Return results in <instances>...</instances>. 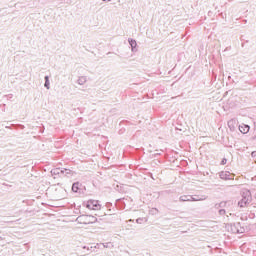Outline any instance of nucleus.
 <instances>
[{"instance_id": "obj_9", "label": "nucleus", "mask_w": 256, "mask_h": 256, "mask_svg": "<svg viewBox=\"0 0 256 256\" xmlns=\"http://www.w3.org/2000/svg\"><path fill=\"white\" fill-rule=\"evenodd\" d=\"M45 79H46V82H45V87H47V89H49V77H45Z\"/></svg>"}, {"instance_id": "obj_7", "label": "nucleus", "mask_w": 256, "mask_h": 256, "mask_svg": "<svg viewBox=\"0 0 256 256\" xmlns=\"http://www.w3.org/2000/svg\"><path fill=\"white\" fill-rule=\"evenodd\" d=\"M227 173H228V172H221V173H220L221 179H231V177L227 176Z\"/></svg>"}, {"instance_id": "obj_8", "label": "nucleus", "mask_w": 256, "mask_h": 256, "mask_svg": "<svg viewBox=\"0 0 256 256\" xmlns=\"http://www.w3.org/2000/svg\"><path fill=\"white\" fill-rule=\"evenodd\" d=\"M129 43H130L132 49H135V47H137V42L135 40H130Z\"/></svg>"}, {"instance_id": "obj_5", "label": "nucleus", "mask_w": 256, "mask_h": 256, "mask_svg": "<svg viewBox=\"0 0 256 256\" xmlns=\"http://www.w3.org/2000/svg\"><path fill=\"white\" fill-rule=\"evenodd\" d=\"M80 189H81V185L79 184V182H76L72 185V191L74 193H78Z\"/></svg>"}, {"instance_id": "obj_6", "label": "nucleus", "mask_w": 256, "mask_h": 256, "mask_svg": "<svg viewBox=\"0 0 256 256\" xmlns=\"http://www.w3.org/2000/svg\"><path fill=\"white\" fill-rule=\"evenodd\" d=\"M180 201H193V197L183 195V196L180 197Z\"/></svg>"}, {"instance_id": "obj_3", "label": "nucleus", "mask_w": 256, "mask_h": 256, "mask_svg": "<svg viewBox=\"0 0 256 256\" xmlns=\"http://www.w3.org/2000/svg\"><path fill=\"white\" fill-rule=\"evenodd\" d=\"M86 208L90 211H101V204L97 200H88L86 202Z\"/></svg>"}, {"instance_id": "obj_11", "label": "nucleus", "mask_w": 256, "mask_h": 256, "mask_svg": "<svg viewBox=\"0 0 256 256\" xmlns=\"http://www.w3.org/2000/svg\"><path fill=\"white\" fill-rule=\"evenodd\" d=\"M79 81H85V78H84V77H82V78H80V79H79Z\"/></svg>"}, {"instance_id": "obj_10", "label": "nucleus", "mask_w": 256, "mask_h": 256, "mask_svg": "<svg viewBox=\"0 0 256 256\" xmlns=\"http://www.w3.org/2000/svg\"><path fill=\"white\" fill-rule=\"evenodd\" d=\"M221 165H227V159L223 158L221 161Z\"/></svg>"}, {"instance_id": "obj_2", "label": "nucleus", "mask_w": 256, "mask_h": 256, "mask_svg": "<svg viewBox=\"0 0 256 256\" xmlns=\"http://www.w3.org/2000/svg\"><path fill=\"white\" fill-rule=\"evenodd\" d=\"M77 221L81 225H91V223H97V217L91 215H82L77 218Z\"/></svg>"}, {"instance_id": "obj_4", "label": "nucleus", "mask_w": 256, "mask_h": 256, "mask_svg": "<svg viewBox=\"0 0 256 256\" xmlns=\"http://www.w3.org/2000/svg\"><path fill=\"white\" fill-rule=\"evenodd\" d=\"M251 129L249 125L247 124H242L239 126V131L242 132L244 135L247 134V132Z\"/></svg>"}, {"instance_id": "obj_1", "label": "nucleus", "mask_w": 256, "mask_h": 256, "mask_svg": "<svg viewBox=\"0 0 256 256\" xmlns=\"http://www.w3.org/2000/svg\"><path fill=\"white\" fill-rule=\"evenodd\" d=\"M251 201H253V196L251 195V191L244 190L241 193V198L238 201V206H240L241 208H245L247 207V205H249V203H251Z\"/></svg>"}, {"instance_id": "obj_12", "label": "nucleus", "mask_w": 256, "mask_h": 256, "mask_svg": "<svg viewBox=\"0 0 256 256\" xmlns=\"http://www.w3.org/2000/svg\"><path fill=\"white\" fill-rule=\"evenodd\" d=\"M104 1H111V0H104Z\"/></svg>"}]
</instances>
